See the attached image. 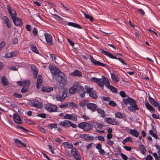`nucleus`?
Returning a JSON list of instances; mask_svg holds the SVG:
<instances>
[{
    "mask_svg": "<svg viewBox=\"0 0 160 160\" xmlns=\"http://www.w3.org/2000/svg\"><path fill=\"white\" fill-rule=\"evenodd\" d=\"M49 69L52 75L54 76V78L58 82L65 85L67 83V78L65 74L55 66L52 65L49 66Z\"/></svg>",
    "mask_w": 160,
    "mask_h": 160,
    "instance_id": "1",
    "label": "nucleus"
},
{
    "mask_svg": "<svg viewBox=\"0 0 160 160\" xmlns=\"http://www.w3.org/2000/svg\"><path fill=\"white\" fill-rule=\"evenodd\" d=\"M123 101L125 105L129 104L130 106L128 107V108L130 111L134 112L136 110H139L136 101L132 98L128 97L127 98L123 99Z\"/></svg>",
    "mask_w": 160,
    "mask_h": 160,
    "instance_id": "2",
    "label": "nucleus"
},
{
    "mask_svg": "<svg viewBox=\"0 0 160 160\" xmlns=\"http://www.w3.org/2000/svg\"><path fill=\"white\" fill-rule=\"evenodd\" d=\"M91 80L92 82L96 83L102 89L103 88L104 84L108 88L109 87V86H111L110 85V82L108 78L104 76H102V78L93 77L91 78Z\"/></svg>",
    "mask_w": 160,
    "mask_h": 160,
    "instance_id": "3",
    "label": "nucleus"
},
{
    "mask_svg": "<svg viewBox=\"0 0 160 160\" xmlns=\"http://www.w3.org/2000/svg\"><path fill=\"white\" fill-rule=\"evenodd\" d=\"M101 52L102 53L107 56H108L111 58L118 60L123 65L125 66H126L127 65V64L125 62L124 60L122 59L121 58H118L115 56H114L112 54L109 53V52L105 51L102 49L101 50Z\"/></svg>",
    "mask_w": 160,
    "mask_h": 160,
    "instance_id": "4",
    "label": "nucleus"
},
{
    "mask_svg": "<svg viewBox=\"0 0 160 160\" xmlns=\"http://www.w3.org/2000/svg\"><path fill=\"white\" fill-rule=\"evenodd\" d=\"M28 104L30 106L38 109H41L42 107V103L35 99L29 100L28 102Z\"/></svg>",
    "mask_w": 160,
    "mask_h": 160,
    "instance_id": "5",
    "label": "nucleus"
},
{
    "mask_svg": "<svg viewBox=\"0 0 160 160\" xmlns=\"http://www.w3.org/2000/svg\"><path fill=\"white\" fill-rule=\"evenodd\" d=\"M67 97V93L64 91H59L57 94L56 98L58 101L63 102Z\"/></svg>",
    "mask_w": 160,
    "mask_h": 160,
    "instance_id": "6",
    "label": "nucleus"
},
{
    "mask_svg": "<svg viewBox=\"0 0 160 160\" xmlns=\"http://www.w3.org/2000/svg\"><path fill=\"white\" fill-rule=\"evenodd\" d=\"M45 108L49 112H54L57 111L58 108L55 105L49 103L46 105Z\"/></svg>",
    "mask_w": 160,
    "mask_h": 160,
    "instance_id": "7",
    "label": "nucleus"
},
{
    "mask_svg": "<svg viewBox=\"0 0 160 160\" xmlns=\"http://www.w3.org/2000/svg\"><path fill=\"white\" fill-rule=\"evenodd\" d=\"M71 153L76 160H81L80 153L76 148H72L71 150Z\"/></svg>",
    "mask_w": 160,
    "mask_h": 160,
    "instance_id": "8",
    "label": "nucleus"
},
{
    "mask_svg": "<svg viewBox=\"0 0 160 160\" xmlns=\"http://www.w3.org/2000/svg\"><path fill=\"white\" fill-rule=\"evenodd\" d=\"M79 85V83L78 82H74L69 90V93L72 94L75 93L78 90Z\"/></svg>",
    "mask_w": 160,
    "mask_h": 160,
    "instance_id": "9",
    "label": "nucleus"
},
{
    "mask_svg": "<svg viewBox=\"0 0 160 160\" xmlns=\"http://www.w3.org/2000/svg\"><path fill=\"white\" fill-rule=\"evenodd\" d=\"M77 115L75 113H72L71 114H66L63 116L65 119L71 120L74 121H77Z\"/></svg>",
    "mask_w": 160,
    "mask_h": 160,
    "instance_id": "10",
    "label": "nucleus"
},
{
    "mask_svg": "<svg viewBox=\"0 0 160 160\" xmlns=\"http://www.w3.org/2000/svg\"><path fill=\"white\" fill-rule=\"evenodd\" d=\"M7 9L12 19H13V18H16L17 17V13L15 10L13 9L9 5L7 6Z\"/></svg>",
    "mask_w": 160,
    "mask_h": 160,
    "instance_id": "11",
    "label": "nucleus"
},
{
    "mask_svg": "<svg viewBox=\"0 0 160 160\" xmlns=\"http://www.w3.org/2000/svg\"><path fill=\"white\" fill-rule=\"evenodd\" d=\"M90 58L91 62L95 66H99L102 67H105L106 66L105 64L102 63L99 61H97L91 55L90 56Z\"/></svg>",
    "mask_w": 160,
    "mask_h": 160,
    "instance_id": "12",
    "label": "nucleus"
},
{
    "mask_svg": "<svg viewBox=\"0 0 160 160\" xmlns=\"http://www.w3.org/2000/svg\"><path fill=\"white\" fill-rule=\"evenodd\" d=\"M44 36L46 41L47 43L50 45H52V38L51 35L48 33H45Z\"/></svg>",
    "mask_w": 160,
    "mask_h": 160,
    "instance_id": "13",
    "label": "nucleus"
},
{
    "mask_svg": "<svg viewBox=\"0 0 160 160\" xmlns=\"http://www.w3.org/2000/svg\"><path fill=\"white\" fill-rule=\"evenodd\" d=\"M59 124L61 127H62L65 128H68L70 127L71 121L69 120H64L62 121L59 122Z\"/></svg>",
    "mask_w": 160,
    "mask_h": 160,
    "instance_id": "14",
    "label": "nucleus"
},
{
    "mask_svg": "<svg viewBox=\"0 0 160 160\" xmlns=\"http://www.w3.org/2000/svg\"><path fill=\"white\" fill-rule=\"evenodd\" d=\"M80 137L88 141H93L94 139V137L93 136H90L89 134H80Z\"/></svg>",
    "mask_w": 160,
    "mask_h": 160,
    "instance_id": "15",
    "label": "nucleus"
},
{
    "mask_svg": "<svg viewBox=\"0 0 160 160\" xmlns=\"http://www.w3.org/2000/svg\"><path fill=\"white\" fill-rule=\"evenodd\" d=\"M87 108L92 112H94L96 111V110L98 108V106L94 103H88V104H87Z\"/></svg>",
    "mask_w": 160,
    "mask_h": 160,
    "instance_id": "16",
    "label": "nucleus"
},
{
    "mask_svg": "<svg viewBox=\"0 0 160 160\" xmlns=\"http://www.w3.org/2000/svg\"><path fill=\"white\" fill-rule=\"evenodd\" d=\"M12 20L15 25L16 26H21L23 24V22L21 18L17 17L16 18H13Z\"/></svg>",
    "mask_w": 160,
    "mask_h": 160,
    "instance_id": "17",
    "label": "nucleus"
},
{
    "mask_svg": "<svg viewBox=\"0 0 160 160\" xmlns=\"http://www.w3.org/2000/svg\"><path fill=\"white\" fill-rule=\"evenodd\" d=\"M14 143L16 145L19 147H25L27 146L26 143H22L18 138L15 139Z\"/></svg>",
    "mask_w": 160,
    "mask_h": 160,
    "instance_id": "18",
    "label": "nucleus"
},
{
    "mask_svg": "<svg viewBox=\"0 0 160 160\" xmlns=\"http://www.w3.org/2000/svg\"><path fill=\"white\" fill-rule=\"evenodd\" d=\"M26 83L23 85V88H22L21 90V92L22 93H24L28 92V88L30 86V82L27 81Z\"/></svg>",
    "mask_w": 160,
    "mask_h": 160,
    "instance_id": "19",
    "label": "nucleus"
},
{
    "mask_svg": "<svg viewBox=\"0 0 160 160\" xmlns=\"http://www.w3.org/2000/svg\"><path fill=\"white\" fill-rule=\"evenodd\" d=\"M78 91L81 97L83 98L85 97V91L84 88L80 84L78 87Z\"/></svg>",
    "mask_w": 160,
    "mask_h": 160,
    "instance_id": "20",
    "label": "nucleus"
},
{
    "mask_svg": "<svg viewBox=\"0 0 160 160\" xmlns=\"http://www.w3.org/2000/svg\"><path fill=\"white\" fill-rule=\"evenodd\" d=\"M148 100L149 102L154 107H157L159 105V102L150 96L148 97Z\"/></svg>",
    "mask_w": 160,
    "mask_h": 160,
    "instance_id": "21",
    "label": "nucleus"
},
{
    "mask_svg": "<svg viewBox=\"0 0 160 160\" xmlns=\"http://www.w3.org/2000/svg\"><path fill=\"white\" fill-rule=\"evenodd\" d=\"M69 74L71 76L80 77L82 75V73L79 70L76 69L73 72L70 73Z\"/></svg>",
    "mask_w": 160,
    "mask_h": 160,
    "instance_id": "22",
    "label": "nucleus"
},
{
    "mask_svg": "<svg viewBox=\"0 0 160 160\" xmlns=\"http://www.w3.org/2000/svg\"><path fill=\"white\" fill-rule=\"evenodd\" d=\"M93 125L92 124L85 122L84 130L85 132L90 131L93 128Z\"/></svg>",
    "mask_w": 160,
    "mask_h": 160,
    "instance_id": "23",
    "label": "nucleus"
},
{
    "mask_svg": "<svg viewBox=\"0 0 160 160\" xmlns=\"http://www.w3.org/2000/svg\"><path fill=\"white\" fill-rule=\"evenodd\" d=\"M145 105L149 111H152L154 112H155V109L148 102L145 103Z\"/></svg>",
    "mask_w": 160,
    "mask_h": 160,
    "instance_id": "24",
    "label": "nucleus"
},
{
    "mask_svg": "<svg viewBox=\"0 0 160 160\" xmlns=\"http://www.w3.org/2000/svg\"><path fill=\"white\" fill-rule=\"evenodd\" d=\"M53 90V88L52 87H43L42 88V91L43 92H49Z\"/></svg>",
    "mask_w": 160,
    "mask_h": 160,
    "instance_id": "25",
    "label": "nucleus"
},
{
    "mask_svg": "<svg viewBox=\"0 0 160 160\" xmlns=\"http://www.w3.org/2000/svg\"><path fill=\"white\" fill-rule=\"evenodd\" d=\"M13 118L15 122L17 124H21V119L20 117L17 114H14L13 116Z\"/></svg>",
    "mask_w": 160,
    "mask_h": 160,
    "instance_id": "26",
    "label": "nucleus"
},
{
    "mask_svg": "<svg viewBox=\"0 0 160 160\" xmlns=\"http://www.w3.org/2000/svg\"><path fill=\"white\" fill-rule=\"evenodd\" d=\"M96 111L98 113L101 115V117L104 118L106 117V114L105 111L102 109H101L99 108H97Z\"/></svg>",
    "mask_w": 160,
    "mask_h": 160,
    "instance_id": "27",
    "label": "nucleus"
},
{
    "mask_svg": "<svg viewBox=\"0 0 160 160\" xmlns=\"http://www.w3.org/2000/svg\"><path fill=\"white\" fill-rule=\"evenodd\" d=\"M130 133L131 135L136 138L138 137L140 134L139 132L135 129L130 130Z\"/></svg>",
    "mask_w": 160,
    "mask_h": 160,
    "instance_id": "28",
    "label": "nucleus"
},
{
    "mask_svg": "<svg viewBox=\"0 0 160 160\" xmlns=\"http://www.w3.org/2000/svg\"><path fill=\"white\" fill-rule=\"evenodd\" d=\"M67 25L68 26H72L73 27L76 28H78L79 29H82V27L80 25H79L78 24L75 23L74 22H68Z\"/></svg>",
    "mask_w": 160,
    "mask_h": 160,
    "instance_id": "29",
    "label": "nucleus"
},
{
    "mask_svg": "<svg viewBox=\"0 0 160 160\" xmlns=\"http://www.w3.org/2000/svg\"><path fill=\"white\" fill-rule=\"evenodd\" d=\"M105 121L110 124L116 125L117 122L114 120H112L111 118H107L105 119Z\"/></svg>",
    "mask_w": 160,
    "mask_h": 160,
    "instance_id": "30",
    "label": "nucleus"
},
{
    "mask_svg": "<svg viewBox=\"0 0 160 160\" xmlns=\"http://www.w3.org/2000/svg\"><path fill=\"white\" fill-rule=\"evenodd\" d=\"M89 101L87 100H83L80 101L79 103V105L82 107H83L87 105V104L88 103Z\"/></svg>",
    "mask_w": 160,
    "mask_h": 160,
    "instance_id": "31",
    "label": "nucleus"
},
{
    "mask_svg": "<svg viewBox=\"0 0 160 160\" xmlns=\"http://www.w3.org/2000/svg\"><path fill=\"white\" fill-rule=\"evenodd\" d=\"M139 148L141 153L143 155H144L146 152V149L145 146L142 144H140L139 145Z\"/></svg>",
    "mask_w": 160,
    "mask_h": 160,
    "instance_id": "32",
    "label": "nucleus"
},
{
    "mask_svg": "<svg viewBox=\"0 0 160 160\" xmlns=\"http://www.w3.org/2000/svg\"><path fill=\"white\" fill-rule=\"evenodd\" d=\"M68 107L73 109L77 108H78V105L73 102H68Z\"/></svg>",
    "mask_w": 160,
    "mask_h": 160,
    "instance_id": "33",
    "label": "nucleus"
},
{
    "mask_svg": "<svg viewBox=\"0 0 160 160\" xmlns=\"http://www.w3.org/2000/svg\"><path fill=\"white\" fill-rule=\"evenodd\" d=\"M2 84L4 86H7L8 84V82L7 79L4 76H3L2 78Z\"/></svg>",
    "mask_w": 160,
    "mask_h": 160,
    "instance_id": "34",
    "label": "nucleus"
},
{
    "mask_svg": "<svg viewBox=\"0 0 160 160\" xmlns=\"http://www.w3.org/2000/svg\"><path fill=\"white\" fill-rule=\"evenodd\" d=\"M30 47L31 48V50L33 52L37 54L39 53V51L38 50L35 45L32 44L31 45Z\"/></svg>",
    "mask_w": 160,
    "mask_h": 160,
    "instance_id": "35",
    "label": "nucleus"
},
{
    "mask_svg": "<svg viewBox=\"0 0 160 160\" xmlns=\"http://www.w3.org/2000/svg\"><path fill=\"white\" fill-rule=\"evenodd\" d=\"M63 146L65 148H71L73 146L72 144L69 143L68 142H64L63 143Z\"/></svg>",
    "mask_w": 160,
    "mask_h": 160,
    "instance_id": "36",
    "label": "nucleus"
},
{
    "mask_svg": "<svg viewBox=\"0 0 160 160\" xmlns=\"http://www.w3.org/2000/svg\"><path fill=\"white\" fill-rule=\"evenodd\" d=\"M17 128L21 130L22 131L25 133H27L28 132H30V131L24 128V127L18 125L17 126Z\"/></svg>",
    "mask_w": 160,
    "mask_h": 160,
    "instance_id": "37",
    "label": "nucleus"
},
{
    "mask_svg": "<svg viewBox=\"0 0 160 160\" xmlns=\"http://www.w3.org/2000/svg\"><path fill=\"white\" fill-rule=\"evenodd\" d=\"M111 77L112 80L116 82H118L119 80L117 77L113 73H111Z\"/></svg>",
    "mask_w": 160,
    "mask_h": 160,
    "instance_id": "38",
    "label": "nucleus"
},
{
    "mask_svg": "<svg viewBox=\"0 0 160 160\" xmlns=\"http://www.w3.org/2000/svg\"><path fill=\"white\" fill-rule=\"evenodd\" d=\"M109 86V87H108V88L110 89L111 92L114 93H117L118 92L116 88L112 85Z\"/></svg>",
    "mask_w": 160,
    "mask_h": 160,
    "instance_id": "39",
    "label": "nucleus"
},
{
    "mask_svg": "<svg viewBox=\"0 0 160 160\" xmlns=\"http://www.w3.org/2000/svg\"><path fill=\"white\" fill-rule=\"evenodd\" d=\"M48 127L49 128L51 129H52L53 128H57V125L56 123H51L48 125Z\"/></svg>",
    "mask_w": 160,
    "mask_h": 160,
    "instance_id": "40",
    "label": "nucleus"
},
{
    "mask_svg": "<svg viewBox=\"0 0 160 160\" xmlns=\"http://www.w3.org/2000/svg\"><path fill=\"white\" fill-rule=\"evenodd\" d=\"M115 116L116 118H123L124 117L123 115L120 112H117L116 113H115Z\"/></svg>",
    "mask_w": 160,
    "mask_h": 160,
    "instance_id": "41",
    "label": "nucleus"
},
{
    "mask_svg": "<svg viewBox=\"0 0 160 160\" xmlns=\"http://www.w3.org/2000/svg\"><path fill=\"white\" fill-rule=\"evenodd\" d=\"M25 122L28 124L33 125L34 124V122L31 119H24Z\"/></svg>",
    "mask_w": 160,
    "mask_h": 160,
    "instance_id": "42",
    "label": "nucleus"
},
{
    "mask_svg": "<svg viewBox=\"0 0 160 160\" xmlns=\"http://www.w3.org/2000/svg\"><path fill=\"white\" fill-rule=\"evenodd\" d=\"M85 124V122H82L80 123H79L78 124V128H79L82 129L84 130V128Z\"/></svg>",
    "mask_w": 160,
    "mask_h": 160,
    "instance_id": "43",
    "label": "nucleus"
},
{
    "mask_svg": "<svg viewBox=\"0 0 160 160\" xmlns=\"http://www.w3.org/2000/svg\"><path fill=\"white\" fill-rule=\"evenodd\" d=\"M42 77L41 75H39L38 77L37 83H39L42 84Z\"/></svg>",
    "mask_w": 160,
    "mask_h": 160,
    "instance_id": "44",
    "label": "nucleus"
},
{
    "mask_svg": "<svg viewBox=\"0 0 160 160\" xmlns=\"http://www.w3.org/2000/svg\"><path fill=\"white\" fill-rule=\"evenodd\" d=\"M89 95L90 97L94 98H96L97 97L96 92L94 91H92V92H91L89 94Z\"/></svg>",
    "mask_w": 160,
    "mask_h": 160,
    "instance_id": "45",
    "label": "nucleus"
},
{
    "mask_svg": "<svg viewBox=\"0 0 160 160\" xmlns=\"http://www.w3.org/2000/svg\"><path fill=\"white\" fill-rule=\"evenodd\" d=\"M27 81H29V80H25L24 81V82L23 81H18L17 82V83L19 85V86H23L26 83V82Z\"/></svg>",
    "mask_w": 160,
    "mask_h": 160,
    "instance_id": "46",
    "label": "nucleus"
},
{
    "mask_svg": "<svg viewBox=\"0 0 160 160\" xmlns=\"http://www.w3.org/2000/svg\"><path fill=\"white\" fill-rule=\"evenodd\" d=\"M85 17L86 19H89L91 21H93V17L89 15L85 14Z\"/></svg>",
    "mask_w": 160,
    "mask_h": 160,
    "instance_id": "47",
    "label": "nucleus"
},
{
    "mask_svg": "<svg viewBox=\"0 0 160 160\" xmlns=\"http://www.w3.org/2000/svg\"><path fill=\"white\" fill-rule=\"evenodd\" d=\"M149 133L152 136L156 139H157L158 138L156 134L155 133H154L153 131L152 130H151L149 131Z\"/></svg>",
    "mask_w": 160,
    "mask_h": 160,
    "instance_id": "48",
    "label": "nucleus"
},
{
    "mask_svg": "<svg viewBox=\"0 0 160 160\" xmlns=\"http://www.w3.org/2000/svg\"><path fill=\"white\" fill-rule=\"evenodd\" d=\"M37 116L42 118H46V115L44 113H39L37 115Z\"/></svg>",
    "mask_w": 160,
    "mask_h": 160,
    "instance_id": "49",
    "label": "nucleus"
},
{
    "mask_svg": "<svg viewBox=\"0 0 160 160\" xmlns=\"http://www.w3.org/2000/svg\"><path fill=\"white\" fill-rule=\"evenodd\" d=\"M13 96L17 98H22V96L21 94H18L17 92H15L13 94Z\"/></svg>",
    "mask_w": 160,
    "mask_h": 160,
    "instance_id": "50",
    "label": "nucleus"
},
{
    "mask_svg": "<svg viewBox=\"0 0 160 160\" xmlns=\"http://www.w3.org/2000/svg\"><path fill=\"white\" fill-rule=\"evenodd\" d=\"M108 104L113 107H115L117 105L116 102L113 101H110L109 102Z\"/></svg>",
    "mask_w": 160,
    "mask_h": 160,
    "instance_id": "51",
    "label": "nucleus"
},
{
    "mask_svg": "<svg viewBox=\"0 0 160 160\" xmlns=\"http://www.w3.org/2000/svg\"><path fill=\"white\" fill-rule=\"evenodd\" d=\"M9 70L12 71H17L18 70V67L11 66L9 67Z\"/></svg>",
    "mask_w": 160,
    "mask_h": 160,
    "instance_id": "52",
    "label": "nucleus"
},
{
    "mask_svg": "<svg viewBox=\"0 0 160 160\" xmlns=\"http://www.w3.org/2000/svg\"><path fill=\"white\" fill-rule=\"evenodd\" d=\"M68 107V102H65L63 104L61 105L59 107L60 108H64Z\"/></svg>",
    "mask_w": 160,
    "mask_h": 160,
    "instance_id": "53",
    "label": "nucleus"
},
{
    "mask_svg": "<svg viewBox=\"0 0 160 160\" xmlns=\"http://www.w3.org/2000/svg\"><path fill=\"white\" fill-rule=\"evenodd\" d=\"M12 42L13 44H16L18 42V38L16 37H14L12 39Z\"/></svg>",
    "mask_w": 160,
    "mask_h": 160,
    "instance_id": "54",
    "label": "nucleus"
},
{
    "mask_svg": "<svg viewBox=\"0 0 160 160\" xmlns=\"http://www.w3.org/2000/svg\"><path fill=\"white\" fill-rule=\"evenodd\" d=\"M120 95L121 97L124 98L126 97V94L125 92L123 91H121L120 92Z\"/></svg>",
    "mask_w": 160,
    "mask_h": 160,
    "instance_id": "55",
    "label": "nucleus"
},
{
    "mask_svg": "<svg viewBox=\"0 0 160 160\" xmlns=\"http://www.w3.org/2000/svg\"><path fill=\"white\" fill-rule=\"evenodd\" d=\"M32 32L33 36H36L37 34L38 33V31L37 28H36L35 27Z\"/></svg>",
    "mask_w": 160,
    "mask_h": 160,
    "instance_id": "56",
    "label": "nucleus"
},
{
    "mask_svg": "<svg viewBox=\"0 0 160 160\" xmlns=\"http://www.w3.org/2000/svg\"><path fill=\"white\" fill-rule=\"evenodd\" d=\"M4 57L6 58H11L12 56H11V53H10V52L7 53L5 55Z\"/></svg>",
    "mask_w": 160,
    "mask_h": 160,
    "instance_id": "57",
    "label": "nucleus"
},
{
    "mask_svg": "<svg viewBox=\"0 0 160 160\" xmlns=\"http://www.w3.org/2000/svg\"><path fill=\"white\" fill-rule=\"evenodd\" d=\"M121 156L123 159V160H127L128 159V157L123 153H121Z\"/></svg>",
    "mask_w": 160,
    "mask_h": 160,
    "instance_id": "58",
    "label": "nucleus"
},
{
    "mask_svg": "<svg viewBox=\"0 0 160 160\" xmlns=\"http://www.w3.org/2000/svg\"><path fill=\"white\" fill-rule=\"evenodd\" d=\"M5 45V42L4 41L0 43V51L4 47Z\"/></svg>",
    "mask_w": 160,
    "mask_h": 160,
    "instance_id": "59",
    "label": "nucleus"
},
{
    "mask_svg": "<svg viewBox=\"0 0 160 160\" xmlns=\"http://www.w3.org/2000/svg\"><path fill=\"white\" fill-rule=\"evenodd\" d=\"M125 140L126 141V142H132V138L129 137H127L126 138H125Z\"/></svg>",
    "mask_w": 160,
    "mask_h": 160,
    "instance_id": "60",
    "label": "nucleus"
},
{
    "mask_svg": "<svg viewBox=\"0 0 160 160\" xmlns=\"http://www.w3.org/2000/svg\"><path fill=\"white\" fill-rule=\"evenodd\" d=\"M10 53H11V56H12V58H13L14 57L17 56L18 54L17 52L16 51L12 52H10Z\"/></svg>",
    "mask_w": 160,
    "mask_h": 160,
    "instance_id": "61",
    "label": "nucleus"
},
{
    "mask_svg": "<svg viewBox=\"0 0 160 160\" xmlns=\"http://www.w3.org/2000/svg\"><path fill=\"white\" fill-rule=\"evenodd\" d=\"M98 151L100 154L102 155H105V152L103 149H102V148L99 150Z\"/></svg>",
    "mask_w": 160,
    "mask_h": 160,
    "instance_id": "62",
    "label": "nucleus"
},
{
    "mask_svg": "<svg viewBox=\"0 0 160 160\" xmlns=\"http://www.w3.org/2000/svg\"><path fill=\"white\" fill-rule=\"evenodd\" d=\"M138 11L140 13H141L142 16H143L145 14V12L141 8H139L138 9Z\"/></svg>",
    "mask_w": 160,
    "mask_h": 160,
    "instance_id": "63",
    "label": "nucleus"
},
{
    "mask_svg": "<svg viewBox=\"0 0 160 160\" xmlns=\"http://www.w3.org/2000/svg\"><path fill=\"white\" fill-rule=\"evenodd\" d=\"M152 157L150 155H148L145 158V160H152Z\"/></svg>",
    "mask_w": 160,
    "mask_h": 160,
    "instance_id": "64",
    "label": "nucleus"
}]
</instances>
